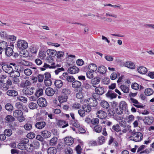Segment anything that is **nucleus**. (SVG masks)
Returning a JSON list of instances; mask_svg holds the SVG:
<instances>
[{"label":"nucleus","instance_id":"9d476101","mask_svg":"<svg viewBox=\"0 0 154 154\" xmlns=\"http://www.w3.org/2000/svg\"><path fill=\"white\" fill-rule=\"evenodd\" d=\"M112 110H115L116 112L118 114H120V112H119V104L117 102L115 101L111 103Z\"/></svg>","mask_w":154,"mask_h":154},{"label":"nucleus","instance_id":"423d86ee","mask_svg":"<svg viewBox=\"0 0 154 154\" xmlns=\"http://www.w3.org/2000/svg\"><path fill=\"white\" fill-rule=\"evenodd\" d=\"M153 117L152 116L145 117L143 119L144 122L146 125H149L152 124L153 122Z\"/></svg>","mask_w":154,"mask_h":154},{"label":"nucleus","instance_id":"a211bd4d","mask_svg":"<svg viewBox=\"0 0 154 154\" xmlns=\"http://www.w3.org/2000/svg\"><path fill=\"white\" fill-rule=\"evenodd\" d=\"M95 90V92L99 95L103 94L105 92L104 88L100 86L96 88Z\"/></svg>","mask_w":154,"mask_h":154},{"label":"nucleus","instance_id":"dca6fc26","mask_svg":"<svg viewBox=\"0 0 154 154\" xmlns=\"http://www.w3.org/2000/svg\"><path fill=\"white\" fill-rule=\"evenodd\" d=\"M7 94L10 97H16L18 95V92L17 91L14 90H8L6 92Z\"/></svg>","mask_w":154,"mask_h":154},{"label":"nucleus","instance_id":"bb28decb","mask_svg":"<svg viewBox=\"0 0 154 154\" xmlns=\"http://www.w3.org/2000/svg\"><path fill=\"white\" fill-rule=\"evenodd\" d=\"M41 134L44 138H47L51 136V133L48 131L44 130L42 131Z\"/></svg>","mask_w":154,"mask_h":154},{"label":"nucleus","instance_id":"cd10ccee","mask_svg":"<svg viewBox=\"0 0 154 154\" xmlns=\"http://www.w3.org/2000/svg\"><path fill=\"white\" fill-rule=\"evenodd\" d=\"M88 69L92 72H94L97 70V65L94 63L90 64L88 67Z\"/></svg>","mask_w":154,"mask_h":154},{"label":"nucleus","instance_id":"79ce46f5","mask_svg":"<svg viewBox=\"0 0 154 154\" xmlns=\"http://www.w3.org/2000/svg\"><path fill=\"white\" fill-rule=\"evenodd\" d=\"M5 108L6 110L9 112L12 111L13 109V107L11 103H8L5 106Z\"/></svg>","mask_w":154,"mask_h":154},{"label":"nucleus","instance_id":"69168bd1","mask_svg":"<svg viewBox=\"0 0 154 154\" xmlns=\"http://www.w3.org/2000/svg\"><path fill=\"white\" fill-rule=\"evenodd\" d=\"M9 41H14L16 40V37L14 35L8 36L7 38Z\"/></svg>","mask_w":154,"mask_h":154},{"label":"nucleus","instance_id":"aec40b11","mask_svg":"<svg viewBox=\"0 0 154 154\" xmlns=\"http://www.w3.org/2000/svg\"><path fill=\"white\" fill-rule=\"evenodd\" d=\"M100 105L102 107L106 109H108L110 106L108 103L105 100H101L100 103Z\"/></svg>","mask_w":154,"mask_h":154},{"label":"nucleus","instance_id":"7ed1b4c3","mask_svg":"<svg viewBox=\"0 0 154 154\" xmlns=\"http://www.w3.org/2000/svg\"><path fill=\"white\" fill-rule=\"evenodd\" d=\"M17 46L20 50H23L27 48L28 43L25 40H19L17 42Z\"/></svg>","mask_w":154,"mask_h":154},{"label":"nucleus","instance_id":"37998d69","mask_svg":"<svg viewBox=\"0 0 154 154\" xmlns=\"http://www.w3.org/2000/svg\"><path fill=\"white\" fill-rule=\"evenodd\" d=\"M13 70L12 67L10 65H8L6 66L5 68V70L4 71L5 72L7 73H10Z\"/></svg>","mask_w":154,"mask_h":154},{"label":"nucleus","instance_id":"20e7f679","mask_svg":"<svg viewBox=\"0 0 154 154\" xmlns=\"http://www.w3.org/2000/svg\"><path fill=\"white\" fill-rule=\"evenodd\" d=\"M37 103L39 106L41 107H44L46 106L48 104L46 100L44 97H41L39 98L37 101Z\"/></svg>","mask_w":154,"mask_h":154},{"label":"nucleus","instance_id":"f3484780","mask_svg":"<svg viewBox=\"0 0 154 154\" xmlns=\"http://www.w3.org/2000/svg\"><path fill=\"white\" fill-rule=\"evenodd\" d=\"M45 125L46 123L45 122H38L35 124V127L38 129H41L44 128Z\"/></svg>","mask_w":154,"mask_h":154},{"label":"nucleus","instance_id":"393cba45","mask_svg":"<svg viewBox=\"0 0 154 154\" xmlns=\"http://www.w3.org/2000/svg\"><path fill=\"white\" fill-rule=\"evenodd\" d=\"M82 108L85 112H90L91 110V106L89 105L83 104L82 106Z\"/></svg>","mask_w":154,"mask_h":154},{"label":"nucleus","instance_id":"412c9836","mask_svg":"<svg viewBox=\"0 0 154 154\" xmlns=\"http://www.w3.org/2000/svg\"><path fill=\"white\" fill-rule=\"evenodd\" d=\"M64 141L65 144H73L74 143L73 138L71 137H66L64 139Z\"/></svg>","mask_w":154,"mask_h":154},{"label":"nucleus","instance_id":"1a4fd4ad","mask_svg":"<svg viewBox=\"0 0 154 154\" xmlns=\"http://www.w3.org/2000/svg\"><path fill=\"white\" fill-rule=\"evenodd\" d=\"M67 71L68 73L74 74L78 72L79 71V69L76 66H73L68 68Z\"/></svg>","mask_w":154,"mask_h":154},{"label":"nucleus","instance_id":"3c124183","mask_svg":"<svg viewBox=\"0 0 154 154\" xmlns=\"http://www.w3.org/2000/svg\"><path fill=\"white\" fill-rule=\"evenodd\" d=\"M20 63L21 65L25 66H30L31 64V63L30 62L24 60H22L20 62Z\"/></svg>","mask_w":154,"mask_h":154},{"label":"nucleus","instance_id":"4c0bfd02","mask_svg":"<svg viewBox=\"0 0 154 154\" xmlns=\"http://www.w3.org/2000/svg\"><path fill=\"white\" fill-rule=\"evenodd\" d=\"M29 107L30 109H35L38 108V106L36 103L31 102L29 104Z\"/></svg>","mask_w":154,"mask_h":154},{"label":"nucleus","instance_id":"8fccbe9b","mask_svg":"<svg viewBox=\"0 0 154 154\" xmlns=\"http://www.w3.org/2000/svg\"><path fill=\"white\" fill-rule=\"evenodd\" d=\"M44 82L45 86H51L52 83V82L50 79H45Z\"/></svg>","mask_w":154,"mask_h":154},{"label":"nucleus","instance_id":"6e6d98bb","mask_svg":"<svg viewBox=\"0 0 154 154\" xmlns=\"http://www.w3.org/2000/svg\"><path fill=\"white\" fill-rule=\"evenodd\" d=\"M66 80L68 82H72L75 80V79L72 76H69L66 77Z\"/></svg>","mask_w":154,"mask_h":154},{"label":"nucleus","instance_id":"de8ad7c7","mask_svg":"<svg viewBox=\"0 0 154 154\" xmlns=\"http://www.w3.org/2000/svg\"><path fill=\"white\" fill-rule=\"evenodd\" d=\"M37 78L38 82L41 83L43 82L44 79V76L43 74H38L37 75Z\"/></svg>","mask_w":154,"mask_h":154},{"label":"nucleus","instance_id":"0eeeda50","mask_svg":"<svg viewBox=\"0 0 154 154\" xmlns=\"http://www.w3.org/2000/svg\"><path fill=\"white\" fill-rule=\"evenodd\" d=\"M33 89H34L33 87L24 88L23 90V92L28 97V96H30L33 93Z\"/></svg>","mask_w":154,"mask_h":154},{"label":"nucleus","instance_id":"4be33fe9","mask_svg":"<svg viewBox=\"0 0 154 154\" xmlns=\"http://www.w3.org/2000/svg\"><path fill=\"white\" fill-rule=\"evenodd\" d=\"M137 71L139 73L144 74L147 72V69L144 66H140L138 68Z\"/></svg>","mask_w":154,"mask_h":154},{"label":"nucleus","instance_id":"39448f33","mask_svg":"<svg viewBox=\"0 0 154 154\" xmlns=\"http://www.w3.org/2000/svg\"><path fill=\"white\" fill-rule=\"evenodd\" d=\"M32 145H17L18 149L22 150H26L29 152L32 151L30 147L32 148Z\"/></svg>","mask_w":154,"mask_h":154},{"label":"nucleus","instance_id":"774afa93","mask_svg":"<svg viewBox=\"0 0 154 154\" xmlns=\"http://www.w3.org/2000/svg\"><path fill=\"white\" fill-rule=\"evenodd\" d=\"M7 46V44L5 41H3L0 43V47H2L3 49H5Z\"/></svg>","mask_w":154,"mask_h":154},{"label":"nucleus","instance_id":"9b49d317","mask_svg":"<svg viewBox=\"0 0 154 154\" xmlns=\"http://www.w3.org/2000/svg\"><path fill=\"white\" fill-rule=\"evenodd\" d=\"M97 117L101 119H104L107 116L106 113L101 110L98 111L97 113Z\"/></svg>","mask_w":154,"mask_h":154},{"label":"nucleus","instance_id":"ddd939ff","mask_svg":"<svg viewBox=\"0 0 154 154\" xmlns=\"http://www.w3.org/2000/svg\"><path fill=\"white\" fill-rule=\"evenodd\" d=\"M57 125L59 127L62 126V128H64L69 126V124L66 121L61 120H59L57 123Z\"/></svg>","mask_w":154,"mask_h":154},{"label":"nucleus","instance_id":"680f3d73","mask_svg":"<svg viewBox=\"0 0 154 154\" xmlns=\"http://www.w3.org/2000/svg\"><path fill=\"white\" fill-rule=\"evenodd\" d=\"M27 137L30 139H32L35 137V134L33 132H31L28 133L26 135Z\"/></svg>","mask_w":154,"mask_h":154},{"label":"nucleus","instance_id":"7c9ffc66","mask_svg":"<svg viewBox=\"0 0 154 154\" xmlns=\"http://www.w3.org/2000/svg\"><path fill=\"white\" fill-rule=\"evenodd\" d=\"M67 99V96L63 95L58 97V100L60 103L66 102Z\"/></svg>","mask_w":154,"mask_h":154},{"label":"nucleus","instance_id":"a19ab883","mask_svg":"<svg viewBox=\"0 0 154 154\" xmlns=\"http://www.w3.org/2000/svg\"><path fill=\"white\" fill-rule=\"evenodd\" d=\"M121 90L125 93H128L129 92L128 88L124 85H121L120 87Z\"/></svg>","mask_w":154,"mask_h":154},{"label":"nucleus","instance_id":"58836bf2","mask_svg":"<svg viewBox=\"0 0 154 154\" xmlns=\"http://www.w3.org/2000/svg\"><path fill=\"white\" fill-rule=\"evenodd\" d=\"M48 154H55L57 152L56 149L54 147H50L48 149Z\"/></svg>","mask_w":154,"mask_h":154},{"label":"nucleus","instance_id":"e433bc0d","mask_svg":"<svg viewBox=\"0 0 154 154\" xmlns=\"http://www.w3.org/2000/svg\"><path fill=\"white\" fill-rule=\"evenodd\" d=\"M100 81V78L98 77H96L91 80V83L93 85L98 84Z\"/></svg>","mask_w":154,"mask_h":154},{"label":"nucleus","instance_id":"e2e57ef3","mask_svg":"<svg viewBox=\"0 0 154 154\" xmlns=\"http://www.w3.org/2000/svg\"><path fill=\"white\" fill-rule=\"evenodd\" d=\"M56 55L57 58L59 59L63 56L64 55V53L62 51H58L57 52Z\"/></svg>","mask_w":154,"mask_h":154},{"label":"nucleus","instance_id":"c9c22d12","mask_svg":"<svg viewBox=\"0 0 154 154\" xmlns=\"http://www.w3.org/2000/svg\"><path fill=\"white\" fill-rule=\"evenodd\" d=\"M63 94L65 96H68L71 93V90L68 88H63L62 91Z\"/></svg>","mask_w":154,"mask_h":154},{"label":"nucleus","instance_id":"052dcab7","mask_svg":"<svg viewBox=\"0 0 154 154\" xmlns=\"http://www.w3.org/2000/svg\"><path fill=\"white\" fill-rule=\"evenodd\" d=\"M93 72H92L90 71H89L87 72L86 73L87 77L90 79L94 77L92 73Z\"/></svg>","mask_w":154,"mask_h":154},{"label":"nucleus","instance_id":"5fc2aeb1","mask_svg":"<svg viewBox=\"0 0 154 154\" xmlns=\"http://www.w3.org/2000/svg\"><path fill=\"white\" fill-rule=\"evenodd\" d=\"M131 87L132 89L137 90L139 89V85L137 83L135 82L132 84Z\"/></svg>","mask_w":154,"mask_h":154},{"label":"nucleus","instance_id":"c03bdc74","mask_svg":"<svg viewBox=\"0 0 154 154\" xmlns=\"http://www.w3.org/2000/svg\"><path fill=\"white\" fill-rule=\"evenodd\" d=\"M16 107L18 109H23L26 107L25 106L23 105V104L20 102H17L16 103Z\"/></svg>","mask_w":154,"mask_h":154},{"label":"nucleus","instance_id":"ea45409f","mask_svg":"<svg viewBox=\"0 0 154 154\" xmlns=\"http://www.w3.org/2000/svg\"><path fill=\"white\" fill-rule=\"evenodd\" d=\"M112 143H113L115 144H118L117 139L116 138L110 137L109 141V144H111Z\"/></svg>","mask_w":154,"mask_h":154},{"label":"nucleus","instance_id":"6e6552de","mask_svg":"<svg viewBox=\"0 0 154 154\" xmlns=\"http://www.w3.org/2000/svg\"><path fill=\"white\" fill-rule=\"evenodd\" d=\"M87 103L89 104L91 106H96L98 102L96 99H94L93 98H89L87 100Z\"/></svg>","mask_w":154,"mask_h":154},{"label":"nucleus","instance_id":"72a5a7b5","mask_svg":"<svg viewBox=\"0 0 154 154\" xmlns=\"http://www.w3.org/2000/svg\"><path fill=\"white\" fill-rule=\"evenodd\" d=\"M54 84L56 87L60 88L62 86L63 82L60 80H57L55 81Z\"/></svg>","mask_w":154,"mask_h":154},{"label":"nucleus","instance_id":"603ef678","mask_svg":"<svg viewBox=\"0 0 154 154\" xmlns=\"http://www.w3.org/2000/svg\"><path fill=\"white\" fill-rule=\"evenodd\" d=\"M30 84V82L28 80H26L25 82H22L21 84V86L23 87L26 88Z\"/></svg>","mask_w":154,"mask_h":154},{"label":"nucleus","instance_id":"b1692460","mask_svg":"<svg viewBox=\"0 0 154 154\" xmlns=\"http://www.w3.org/2000/svg\"><path fill=\"white\" fill-rule=\"evenodd\" d=\"M47 53L48 55L54 57L56 55L57 51L54 50L48 49L47 51Z\"/></svg>","mask_w":154,"mask_h":154},{"label":"nucleus","instance_id":"0e129e2a","mask_svg":"<svg viewBox=\"0 0 154 154\" xmlns=\"http://www.w3.org/2000/svg\"><path fill=\"white\" fill-rule=\"evenodd\" d=\"M24 73L26 75L29 76L31 74L32 72L30 69H26L24 70Z\"/></svg>","mask_w":154,"mask_h":154},{"label":"nucleus","instance_id":"2f4dec72","mask_svg":"<svg viewBox=\"0 0 154 154\" xmlns=\"http://www.w3.org/2000/svg\"><path fill=\"white\" fill-rule=\"evenodd\" d=\"M125 66L126 67L131 69H134L135 67L134 63L129 61L126 62L125 63Z\"/></svg>","mask_w":154,"mask_h":154},{"label":"nucleus","instance_id":"bf43d9fd","mask_svg":"<svg viewBox=\"0 0 154 154\" xmlns=\"http://www.w3.org/2000/svg\"><path fill=\"white\" fill-rule=\"evenodd\" d=\"M78 112L81 117H83L85 115V112L83 109L79 110Z\"/></svg>","mask_w":154,"mask_h":154},{"label":"nucleus","instance_id":"c756f323","mask_svg":"<svg viewBox=\"0 0 154 154\" xmlns=\"http://www.w3.org/2000/svg\"><path fill=\"white\" fill-rule=\"evenodd\" d=\"M143 139V134L140 132L137 133V136L135 138V139H133V140L135 142L140 141Z\"/></svg>","mask_w":154,"mask_h":154},{"label":"nucleus","instance_id":"2eb2a0df","mask_svg":"<svg viewBox=\"0 0 154 154\" xmlns=\"http://www.w3.org/2000/svg\"><path fill=\"white\" fill-rule=\"evenodd\" d=\"M106 95L107 97L110 98L111 99L116 98L117 96V95L114 93L113 91L109 90L106 94Z\"/></svg>","mask_w":154,"mask_h":154},{"label":"nucleus","instance_id":"13d9d810","mask_svg":"<svg viewBox=\"0 0 154 154\" xmlns=\"http://www.w3.org/2000/svg\"><path fill=\"white\" fill-rule=\"evenodd\" d=\"M1 88L4 91H7L9 88V87L5 83H4L3 85H1L0 86Z\"/></svg>","mask_w":154,"mask_h":154},{"label":"nucleus","instance_id":"4d7b16f0","mask_svg":"<svg viewBox=\"0 0 154 154\" xmlns=\"http://www.w3.org/2000/svg\"><path fill=\"white\" fill-rule=\"evenodd\" d=\"M95 131L97 133H100L102 130V127L101 126L97 125L94 127Z\"/></svg>","mask_w":154,"mask_h":154},{"label":"nucleus","instance_id":"f8f14e48","mask_svg":"<svg viewBox=\"0 0 154 154\" xmlns=\"http://www.w3.org/2000/svg\"><path fill=\"white\" fill-rule=\"evenodd\" d=\"M45 92L46 94L49 96H53L55 93L54 90L50 87H48L46 88Z\"/></svg>","mask_w":154,"mask_h":154},{"label":"nucleus","instance_id":"c85d7f7f","mask_svg":"<svg viewBox=\"0 0 154 154\" xmlns=\"http://www.w3.org/2000/svg\"><path fill=\"white\" fill-rule=\"evenodd\" d=\"M107 69L104 66H101L98 67V72L101 74H103L106 73Z\"/></svg>","mask_w":154,"mask_h":154},{"label":"nucleus","instance_id":"5701e85b","mask_svg":"<svg viewBox=\"0 0 154 154\" xmlns=\"http://www.w3.org/2000/svg\"><path fill=\"white\" fill-rule=\"evenodd\" d=\"M9 74L10 77L11 79L14 78L18 77L20 75L19 72L13 70Z\"/></svg>","mask_w":154,"mask_h":154},{"label":"nucleus","instance_id":"4468645a","mask_svg":"<svg viewBox=\"0 0 154 154\" xmlns=\"http://www.w3.org/2000/svg\"><path fill=\"white\" fill-rule=\"evenodd\" d=\"M82 83L77 80H74L72 83V86L74 89H78L81 87Z\"/></svg>","mask_w":154,"mask_h":154},{"label":"nucleus","instance_id":"864d4df0","mask_svg":"<svg viewBox=\"0 0 154 154\" xmlns=\"http://www.w3.org/2000/svg\"><path fill=\"white\" fill-rule=\"evenodd\" d=\"M91 123L95 126L97 125L99 123V120L97 118L91 120Z\"/></svg>","mask_w":154,"mask_h":154},{"label":"nucleus","instance_id":"f03ea898","mask_svg":"<svg viewBox=\"0 0 154 154\" xmlns=\"http://www.w3.org/2000/svg\"><path fill=\"white\" fill-rule=\"evenodd\" d=\"M23 113L20 110H16L14 111V116L17 118L21 122L24 120V117L23 116Z\"/></svg>","mask_w":154,"mask_h":154},{"label":"nucleus","instance_id":"a18cd8bd","mask_svg":"<svg viewBox=\"0 0 154 154\" xmlns=\"http://www.w3.org/2000/svg\"><path fill=\"white\" fill-rule=\"evenodd\" d=\"M5 134L8 137L10 136L12 134V131L10 129H6L4 132Z\"/></svg>","mask_w":154,"mask_h":154},{"label":"nucleus","instance_id":"f257e3e1","mask_svg":"<svg viewBox=\"0 0 154 154\" xmlns=\"http://www.w3.org/2000/svg\"><path fill=\"white\" fill-rule=\"evenodd\" d=\"M123 111H124L126 114H128L129 113V112L128 109L127 103L125 101H121L119 104V112H120L119 115L122 114L123 113Z\"/></svg>","mask_w":154,"mask_h":154},{"label":"nucleus","instance_id":"473e14b6","mask_svg":"<svg viewBox=\"0 0 154 154\" xmlns=\"http://www.w3.org/2000/svg\"><path fill=\"white\" fill-rule=\"evenodd\" d=\"M154 93L153 90L151 88H148L145 89L144 93L146 96H150L153 94Z\"/></svg>","mask_w":154,"mask_h":154},{"label":"nucleus","instance_id":"49530a36","mask_svg":"<svg viewBox=\"0 0 154 154\" xmlns=\"http://www.w3.org/2000/svg\"><path fill=\"white\" fill-rule=\"evenodd\" d=\"M43 89L42 88L39 89L37 90L35 94V96L37 97H39L40 96L42 95L43 93Z\"/></svg>","mask_w":154,"mask_h":154},{"label":"nucleus","instance_id":"f704fd0d","mask_svg":"<svg viewBox=\"0 0 154 154\" xmlns=\"http://www.w3.org/2000/svg\"><path fill=\"white\" fill-rule=\"evenodd\" d=\"M5 119L7 123H10L14 121V118L12 116L8 115L5 117Z\"/></svg>","mask_w":154,"mask_h":154},{"label":"nucleus","instance_id":"a878e982","mask_svg":"<svg viewBox=\"0 0 154 154\" xmlns=\"http://www.w3.org/2000/svg\"><path fill=\"white\" fill-rule=\"evenodd\" d=\"M13 54V51L11 48L8 47L5 49V54L7 56H11Z\"/></svg>","mask_w":154,"mask_h":154},{"label":"nucleus","instance_id":"338daca9","mask_svg":"<svg viewBox=\"0 0 154 154\" xmlns=\"http://www.w3.org/2000/svg\"><path fill=\"white\" fill-rule=\"evenodd\" d=\"M68 76V72H64L63 74L60 77V78L62 79L65 80L66 79V77Z\"/></svg>","mask_w":154,"mask_h":154},{"label":"nucleus","instance_id":"09e8293b","mask_svg":"<svg viewBox=\"0 0 154 154\" xmlns=\"http://www.w3.org/2000/svg\"><path fill=\"white\" fill-rule=\"evenodd\" d=\"M23 127L26 130L29 131L32 128V125L29 123H26L24 125Z\"/></svg>","mask_w":154,"mask_h":154},{"label":"nucleus","instance_id":"6ab92c4d","mask_svg":"<svg viewBox=\"0 0 154 154\" xmlns=\"http://www.w3.org/2000/svg\"><path fill=\"white\" fill-rule=\"evenodd\" d=\"M55 64V63H53L51 64V66H50L49 64H47L46 63H44V64L43 67H40V69L41 71H44L45 70V68H55L56 66H53Z\"/></svg>","mask_w":154,"mask_h":154}]
</instances>
